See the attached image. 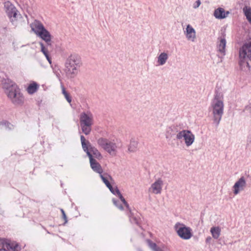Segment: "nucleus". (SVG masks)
I'll use <instances>...</instances> for the list:
<instances>
[{"label":"nucleus","instance_id":"423d86ee","mask_svg":"<svg viewBox=\"0 0 251 251\" xmlns=\"http://www.w3.org/2000/svg\"><path fill=\"white\" fill-rule=\"evenodd\" d=\"M98 145L111 155H115L117 151V146L114 140H110L104 138H100L97 140Z\"/></svg>","mask_w":251,"mask_h":251},{"label":"nucleus","instance_id":"e433bc0d","mask_svg":"<svg viewBox=\"0 0 251 251\" xmlns=\"http://www.w3.org/2000/svg\"><path fill=\"white\" fill-rule=\"evenodd\" d=\"M134 220H135V221L136 223H137V222H136V219H134Z\"/></svg>","mask_w":251,"mask_h":251},{"label":"nucleus","instance_id":"7c9ffc66","mask_svg":"<svg viewBox=\"0 0 251 251\" xmlns=\"http://www.w3.org/2000/svg\"><path fill=\"white\" fill-rule=\"evenodd\" d=\"M114 204L119 209L123 210L124 209L123 206L121 204H119L118 203V201H116L115 199H113L112 200Z\"/></svg>","mask_w":251,"mask_h":251},{"label":"nucleus","instance_id":"9b49d317","mask_svg":"<svg viewBox=\"0 0 251 251\" xmlns=\"http://www.w3.org/2000/svg\"><path fill=\"white\" fill-rule=\"evenodd\" d=\"M163 182L162 179L159 178L151 184L149 188V191L151 194L157 195L161 193Z\"/></svg>","mask_w":251,"mask_h":251},{"label":"nucleus","instance_id":"a211bd4d","mask_svg":"<svg viewBox=\"0 0 251 251\" xmlns=\"http://www.w3.org/2000/svg\"><path fill=\"white\" fill-rule=\"evenodd\" d=\"M90 160V163L91 167L93 169V170L100 175L102 173V169L100 165V164L95 159H91Z\"/></svg>","mask_w":251,"mask_h":251},{"label":"nucleus","instance_id":"9d476101","mask_svg":"<svg viewBox=\"0 0 251 251\" xmlns=\"http://www.w3.org/2000/svg\"><path fill=\"white\" fill-rule=\"evenodd\" d=\"M246 180L244 176H242L238 179L232 187V191L234 195H237L241 191H243L246 186Z\"/></svg>","mask_w":251,"mask_h":251},{"label":"nucleus","instance_id":"6ab92c4d","mask_svg":"<svg viewBox=\"0 0 251 251\" xmlns=\"http://www.w3.org/2000/svg\"><path fill=\"white\" fill-rule=\"evenodd\" d=\"M229 12L227 11L225 12V10L222 8H218L214 11V16L218 19H222L227 17Z\"/></svg>","mask_w":251,"mask_h":251},{"label":"nucleus","instance_id":"aec40b11","mask_svg":"<svg viewBox=\"0 0 251 251\" xmlns=\"http://www.w3.org/2000/svg\"><path fill=\"white\" fill-rule=\"evenodd\" d=\"M226 40L225 38H220L217 45L218 50L223 55L225 54V48L226 46Z\"/></svg>","mask_w":251,"mask_h":251},{"label":"nucleus","instance_id":"0eeeda50","mask_svg":"<svg viewBox=\"0 0 251 251\" xmlns=\"http://www.w3.org/2000/svg\"><path fill=\"white\" fill-rule=\"evenodd\" d=\"M174 229L178 236L183 240H189L193 236L192 229L182 223H176L174 226Z\"/></svg>","mask_w":251,"mask_h":251},{"label":"nucleus","instance_id":"f8f14e48","mask_svg":"<svg viewBox=\"0 0 251 251\" xmlns=\"http://www.w3.org/2000/svg\"><path fill=\"white\" fill-rule=\"evenodd\" d=\"M0 251H19L17 244H10L6 240L0 239Z\"/></svg>","mask_w":251,"mask_h":251},{"label":"nucleus","instance_id":"bb28decb","mask_svg":"<svg viewBox=\"0 0 251 251\" xmlns=\"http://www.w3.org/2000/svg\"><path fill=\"white\" fill-rule=\"evenodd\" d=\"M38 85L36 82H33L29 85L27 88V91L30 94L35 93L38 88Z\"/></svg>","mask_w":251,"mask_h":251},{"label":"nucleus","instance_id":"4be33fe9","mask_svg":"<svg viewBox=\"0 0 251 251\" xmlns=\"http://www.w3.org/2000/svg\"><path fill=\"white\" fill-rule=\"evenodd\" d=\"M176 132V128L174 126L168 127L166 130V138L168 139H171L175 135Z\"/></svg>","mask_w":251,"mask_h":251},{"label":"nucleus","instance_id":"c756f323","mask_svg":"<svg viewBox=\"0 0 251 251\" xmlns=\"http://www.w3.org/2000/svg\"><path fill=\"white\" fill-rule=\"evenodd\" d=\"M147 242L150 247L153 251H163L160 248H158L156 246V245L154 243L151 242L150 240H148Z\"/></svg>","mask_w":251,"mask_h":251},{"label":"nucleus","instance_id":"5701e85b","mask_svg":"<svg viewBox=\"0 0 251 251\" xmlns=\"http://www.w3.org/2000/svg\"><path fill=\"white\" fill-rule=\"evenodd\" d=\"M138 148V142L137 141L134 139H131L130 141L129 144L128 146V151L129 152H135Z\"/></svg>","mask_w":251,"mask_h":251},{"label":"nucleus","instance_id":"2eb2a0df","mask_svg":"<svg viewBox=\"0 0 251 251\" xmlns=\"http://www.w3.org/2000/svg\"><path fill=\"white\" fill-rule=\"evenodd\" d=\"M30 26L31 28V30L34 32L36 35H38L39 33L45 28L43 25L40 21L37 20H34L33 22L31 23Z\"/></svg>","mask_w":251,"mask_h":251},{"label":"nucleus","instance_id":"412c9836","mask_svg":"<svg viewBox=\"0 0 251 251\" xmlns=\"http://www.w3.org/2000/svg\"><path fill=\"white\" fill-rule=\"evenodd\" d=\"M110 191L114 195H117L120 198V199L121 200V201L123 202V203L125 204V205L126 206V207L129 210H130V208L128 204L126 202V201L125 198L123 197L121 193H120V191L116 188L115 189L113 188L112 186H111V188L109 189Z\"/></svg>","mask_w":251,"mask_h":251},{"label":"nucleus","instance_id":"f03ea898","mask_svg":"<svg viewBox=\"0 0 251 251\" xmlns=\"http://www.w3.org/2000/svg\"><path fill=\"white\" fill-rule=\"evenodd\" d=\"M211 108L214 122L218 126L224 114V104L223 99L218 95L215 96L211 103Z\"/></svg>","mask_w":251,"mask_h":251},{"label":"nucleus","instance_id":"20e7f679","mask_svg":"<svg viewBox=\"0 0 251 251\" xmlns=\"http://www.w3.org/2000/svg\"><path fill=\"white\" fill-rule=\"evenodd\" d=\"M80 140L83 150L86 152L89 159H94L93 157L98 159L102 158L101 155L99 151L94 147L90 145L89 141H86L83 135L80 136Z\"/></svg>","mask_w":251,"mask_h":251},{"label":"nucleus","instance_id":"dca6fc26","mask_svg":"<svg viewBox=\"0 0 251 251\" xmlns=\"http://www.w3.org/2000/svg\"><path fill=\"white\" fill-rule=\"evenodd\" d=\"M168 59V53L165 51L162 52L157 57V64L158 66H163L166 63Z\"/></svg>","mask_w":251,"mask_h":251},{"label":"nucleus","instance_id":"393cba45","mask_svg":"<svg viewBox=\"0 0 251 251\" xmlns=\"http://www.w3.org/2000/svg\"><path fill=\"white\" fill-rule=\"evenodd\" d=\"M39 45L41 47V51L44 54L49 63L51 64V60L50 57L49 56V50L47 49V47H45L42 42H40Z\"/></svg>","mask_w":251,"mask_h":251},{"label":"nucleus","instance_id":"f704fd0d","mask_svg":"<svg viewBox=\"0 0 251 251\" xmlns=\"http://www.w3.org/2000/svg\"><path fill=\"white\" fill-rule=\"evenodd\" d=\"M211 239H212L211 237L209 236L206 238L205 241L206 243H210Z\"/></svg>","mask_w":251,"mask_h":251},{"label":"nucleus","instance_id":"6e6552de","mask_svg":"<svg viewBox=\"0 0 251 251\" xmlns=\"http://www.w3.org/2000/svg\"><path fill=\"white\" fill-rule=\"evenodd\" d=\"M4 8L5 12L9 18L11 22L14 25L17 24V21L21 17V15L18 14V10L15 6L10 1L4 2Z\"/></svg>","mask_w":251,"mask_h":251},{"label":"nucleus","instance_id":"b1692460","mask_svg":"<svg viewBox=\"0 0 251 251\" xmlns=\"http://www.w3.org/2000/svg\"><path fill=\"white\" fill-rule=\"evenodd\" d=\"M221 232V228L219 226H213L210 229V232L212 237L215 239H217L220 236Z\"/></svg>","mask_w":251,"mask_h":251},{"label":"nucleus","instance_id":"7ed1b4c3","mask_svg":"<svg viewBox=\"0 0 251 251\" xmlns=\"http://www.w3.org/2000/svg\"><path fill=\"white\" fill-rule=\"evenodd\" d=\"M80 126L83 133L85 135L90 134L91 126L93 125V115L90 111L83 112L79 115Z\"/></svg>","mask_w":251,"mask_h":251},{"label":"nucleus","instance_id":"473e14b6","mask_svg":"<svg viewBox=\"0 0 251 251\" xmlns=\"http://www.w3.org/2000/svg\"><path fill=\"white\" fill-rule=\"evenodd\" d=\"M61 212L62 213L63 218L66 221L67 217H66V214L65 213L64 211L62 209H61Z\"/></svg>","mask_w":251,"mask_h":251},{"label":"nucleus","instance_id":"c85d7f7f","mask_svg":"<svg viewBox=\"0 0 251 251\" xmlns=\"http://www.w3.org/2000/svg\"><path fill=\"white\" fill-rule=\"evenodd\" d=\"M61 89H62V93L63 95H64L65 98L67 100V101L69 103H71L72 101V98L70 95L67 93V92L66 91L63 85H61Z\"/></svg>","mask_w":251,"mask_h":251},{"label":"nucleus","instance_id":"a878e982","mask_svg":"<svg viewBox=\"0 0 251 251\" xmlns=\"http://www.w3.org/2000/svg\"><path fill=\"white\" fill-rule=\"evenodd\" d=\"M100 176L103 181V182L104 183V184L106 185V186L109 188H111V185L110 184L109 179H111V177L107 175V174H104V175H100Z\"/></svg>","mask_w":251,"mask_h":251},{"label":"nucleus","instance_id":"cd10ccee","mask_svg":"<svg viewBox=\"0 0 251 251\" xmlns=\"http://www.w3.org/2000/svg\"><path fill=\"white\" fill-rule=\"evenodd\" d=\"M243 12L246 18L250 23L251 24V8L245 7L243 8Z\"/></svg>","mask_w":251,"mask_h":251},{"label":"nucleus","instance_id":"f257e3e1","mask_svg":"<svg viewBox=\"0 0 251 251\" xmlns=\"http://www.w3.org/2000/svg\"><path fill=\"white\" fill-rule=\"evenodd\" d=\"M82 65L80 56L75 53L71 54L65 63V72L67 76L70 78L75 77L78 73L79 68Z\"/></svg>","mask_w":251,"mask_h":251},{"label":"nucleus","instance_id":"72a5a7b5","mask_svg":"<svg viewBox=\"0 0 251 251\" xmlns=\"http://www.w3.org/2000/svg\"><path fill=\"white\" fill-rule=\"evenodd\" d=\"M18 45V43L17 42H13V45L14 50H16V49L18 48V47H16V46Z\"/></svg>","mask_w":251,"mask_h":251},{"label":"nucleus","instance_id":"2f4dec72","mask_svg":"<svg viewBox=\"0 0 251 251\" xmlns=\"http://www.w3.org/2000/svg\"><path fill=\"white\" fill-rule=\"evenodd\" d=\"M201 4V1L200 0H197L193 4V7L194 9L198 8Z\"/></svg>","mask_w":251,"mask_h":251},{"label":"nucleus","instance_id":"1a4fd4ad","mask_svg":"<svg viewBox=\"0 0 251 251\" xmlns=\"http://www.w3.org/2000/svg\"><path fill=\"white\" fill-rule=\"evenodd\" d=\"M14 87L13 90L7 92V96L14 105H22L24 102V97L20 89L18 87Z\"/></svg>","mask_w":251,"mask_h":251},{"label":"nucleus","instance_id":"ddd939ff","mask_svg":"<svg viewBox=\"0 0 251 251\" xmlns=\"http://www.w3.org/2000/svg\"><path fill=\"white\" fill-rule=\"evenodd\" d=\"M186 38L188 41L195 42L196 39V32L195 29L190 25H188L186 30L184 31Z\"/></svg>","mask_w":251,"mask_h":251},{"label":"nucleus","instance_id":"39448f33","mask_svg":"<svg viewBox=\"0 0 251 251\" xmlns=\"http://www.w3.org/2000/svg\"><path fill=\"white\" fill-rule=\"evenodd\" d=\"M176 138L181 143L184 142L187 147H189L194 143L195 136L191 130L183 129L177 133Z\"/></svg>","mask_w":251,"mask_h":251},{"label":"nucleus","instance_id":"f3484780","mask_svg":"<svg viewBox=\"0 0 251 251\" xmlns=\"http://www.w3.org/2000/svg\"><path fill=\"white\" fill-rule=\"evenodd\" d=\"M14 86L18 87L17 85L11 80L6 79L2 80V87L3 88L5 89V92L6 94L8 91H11L14 90Z\"/></svg>","mask_w":251,"mask_h":251},{"label":"nucleus","instance_id":"c9c22d12","mask_svg":"<svg viewBox=\"0 0 251 251\" xmlns=\"http://www.w3.org/2000/svg\"><path fill=\"white\" fill-rule=\"evenodd\" d=\"M8 124H9V123L7 122H2V123H0V126H3V125L6 126V125H8Z\"/></svg>","mask_w":251,"mask_h":251},{"label":"nucleus","instance_id":"4468645a","mask_svg":"<svg viewBox=\"0 0 251 251\" xmlns=\"http://www.w3.org/2000/svg\"><path fill=\"white\" fill-rule=\"evenodd\" d=\"M37 36L47 43V46H51V35L45 28Z\"/></svg>","mask_w":251,"mask_h":251}]
</instances>
